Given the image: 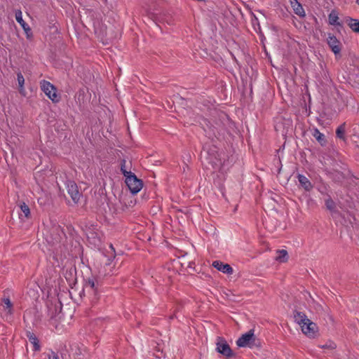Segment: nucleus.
Returning <instances> with one entry per match:
<instances>
[{
    "instance_id": "obj_1",
    "label": "nucleus",
    "mask_w": 359,
    "mask_h": 359,
    "mask_svg": "<svg viewBox=\"0 0 359 359\" xmlns=\"http://www.w3.org/2000/svg\"><path fill=\"white\" fill-rule=\"evenodd\" d=\"M293 318L294 322L301 327L302 332L308 337L315 339L320 335L317 324L309 319L304 312L294 310Z\"/></svg>"
},
{
    "instance_id": "obj_2",
    "label": "nucleus",
    "mask_w": 359,
    "mask_h": 359,
    "mask_svg": "<svg viewBox=\"0 0 359 359\" xmlns=\"http://www.w3.org/2000/svg\"><path fill=\"white\" fill-rule=\"evenodd\" d=\"M44 236L48 243L55 245L60 243L62 240L65 238V233L60 225L53 224L46 229Z\"/></svg>"
},
{
    "instance_id": "obj_3",
    "label": "nucleus",
    "mask_w": 359,
    "mask_h": 359,
    "mask_svg": "<svg viewBox=\"0 0 359 359\" xmlns=\"http://www.w3.org/2000/svg\"><path fill=\"white\" fill-rule=\"evenodd\" d=\"M102 282L100 278L94 276L88 277L86 280L85 288L93 295L92 301L96 302L100 297Z\"/></svg>"
},
{
    "instance_id": "obj_4",
    "label": "nucleus",
    "mask_w": 359,
    "mask_h": 359,
    "mask_svg": "<svg viewBox=\"0 0 359 359\" xmlns=\"http://www.w3.org/2000/svg\"><path fill=\"white\" fill-rule=\"evenodd\" d=\"M254 332V329H251L248 332L242 334L236 341V345L238 347H249L250 348L260 347L261 343Z\"/></svg>"
},
{
    "instance_id": "obj_5",
    "label": "nucleus",
    "mask_w": 359,
    "mask_h": 359,
    "mask_svg": "<svg viewBox=\"0 0 359 359\" xmlns=\"http://www.w3.org/2000/svg\"><path fill=\"white\" fill-rule=\"evenodd\" d=\"M144 12L147 16L152 20L154 22H157L163 20V15L159 5L154 0H150L148 5L144 8Z\"/></svg>"
},
{
    "instance_id": "obj_6",
    "label": "nucleus",
    "mask_w": 359,
    "mask_h": 359,
    "mask_svg": "<svg viewBox=\"0 0 359 359\" xmlns=\"http://www.w3.org/2000/svg\"><path fill=\"white\" fill-rule=\"evenodd\" d=\"M201 157L203 158L207 164L211 165L212 168L217 167L219 163V154L217 148L214 146L209 148L208 150L203 148L201 152Z\"/></svg>"
},
{
    "instance_id": "obj_7",
    "label": "nucleus",
    "mask_w": 359,
    "mask_h": 359,
    "mask_svg": "<svg viewBox=\"0 0 359 359\" xmlns=\"http://www.w3.org/2000/svg\"><path fill=\"white\" fill-rule=\"evenodd\" d=\"M41 90L52 100L54 103H57L60 100V96L57 93V88L49 81L43 80L40 82Z\"/></svg>"
},
{
    "instance_id": "obj_8",
    "label": "nucleus",
    "mask_w": 359,
    "mask_h": 359,
    "mask_svg": "<svg viewBox=\"0 0 359 359\" xmlns=\"http://www.w3.org/2000/svg\"><path fill=\"white\" fill-rule=\"evenodd\" d=\"M128 176H126V183L129 190L133 194H137L143 187L142 180L138 179L137 176L132 172H126Z\"/></svg>"
},
{
    "instance_id": "obj_9",
    "label": "nucleus",
    "mask_w": 359,
    "mask_h": 359,
    "mask_svg": "<svg viewBox=\"0 0 359 359\" xmlns=\"http://www.w3.org/2000/svg\"><path fill=\"white\" fill-rule=\"evenodd\" d=\"M216 346V351L226 358H231L235 356V353L223 337H217Z\"/></svg>"
},
{
    "instance_id": "obj_10",
    "label": "nucleus",
    "mask_w": 359,
    "mask_h": 359,
    "mask_svg": "<svg viewBox=\"0 0 359 359\" xmlns=\"http://www.w3.org/2000/svg\"><path fill=\"white\" fill-rule=\"evenodd\" d=\"M68 194L74 203H78L80 198L82 196V193L79 191L76 183L73 180H67L65 182Z\"/></svg>"
},
{
    "instance_id": "obj_11",
    "label": "nucleus",
    "mask_w": 359,
    "mask_h": 359,
    "mask_svg": "<svg viewBox=\"0 0 359 359\" xmlns=\"http://www.w3.org/2000/svg\"><path fill=\"white\" fill-rule=\"evenodd\" d=\"M327 43L335 56L337 57V55L340 56L342 44L334 34L331 33L327 34Z\"/></svg>"
},
{
    "instance_id": "obj_12",
    "label": "nucleus",
    "mask_w": 359,
    "mask_h": 359,
    "mask_svg": "<svg viewBox=\"0 0 359 359\" xmlns=\"http://www.w3.org/2000/svg\"><path fill=\"white\" fill-rule=\"evenodd\" d=\"M15 20L22 27L26 34L27 38L28 39H31L33 37L32 29L22 19V11L20 10L15 11Z\"/></svg>"
},
{
    "instance_id": "obj_13",
    "label": "nucleus",
    "mask_w": 359,
    "mask_h": 359,
    "mask_svg": "<svg viewBox=\"0 0 359 359\" xmlns=\"http://www.w3.org/2000/svg\"><path fill=\"white\" fill-rule=\"evenodd\" d=\"M184 116V125L191 126L196 124L198 121V116H196L191 109H185L182 111Z\"/></svg>"
},
{
    "instance_id": "obj_14",
    "label": "nucleus",
    "mask_w": 359,
    "mask_h": 359,
    "mask_svg": "<svg viewBox=\"0 0 359 359\" xmlns=\"http://www.w3.org/2000/svg\"><path fill=\"white\" fill-rule=\"evenodd\" d=\"M212 266L224 273L231 275L233 273V268L228 264H224L221 261L216 260L212 262Z\"/></svg>"
},
{
    "instance_id": "obj_15",
    "label": "nucleus",
    "mask_w": 359,
    "mask_h": 359,
    "mask_svg": "<svg viewBox=\"0 0 359 359\" xmlns=\"http://www.w3.org/2000/svg\"><path fill=\"white\" fill-rule=\"evenodd\" d=\"M290 5L293 8L294 13L300 18L306 16L305 11L301 3L298 0H290Z\"/></svg>"
},
{
    "instance_id": "obj_16",
    "label": "nucleus",
    "mask_w": 359,
    "mask_h": 359,
    "mask_svg": "<svg viewBox=\"0 0 359 359\" xmlns=\"http://www.w3.org/2000/svg\"><path fill=\"white\" fill-rule=\"evenodd\" d=\"M26 337L29 339V342L33 344L34 351H39L41 349V346L39 344V340L36 337V336L32 332L27 330L26 331Z\"/></svg>"
},
{
    "instance_id": "obj_17",
    "label": "nucleus",
    "mask_w": 359,
    "mask_h": 359,
    "mask_svg": "<svg viewBox=\"0 0 359 359\" xmlns=\"http://www.w3.org/2000/svg\"><path fill=\"white\" fill-rule=\"evenodd\" d=\"M344 22L348 25L353 32L359 34V20L351 17H346Z\"/></svg>"
},
{
    "instance_id": "obj_18",
    "label": "nucleus",
    "mask_w": 359,
    "mask_h": 359,
    "mask_svg": "<svg viewBox=\"0 0 359 359\" xmlns=\"http://www.w3.org/2000/svg\"><path fill=\"white\" fill-rule=\"evenodd\" d=\"M298 181L300 185L307 191L312 189L313 185L311 184L309 180L304 175L299 174L297 175Z\"/></svg>"
},
{
    "instance_id": "obj_19",
    "label": "nucleus",
    "mask_w": 359,
    "mask_h": 359,
    "mask_svg": "<svg viewBox=\"0 0 359 359\" xmlns=\"http://www.w3.org/2000/svg\"><path fill=\"white\" fill-rule=\"evenodd\" d=\"M313 136L316 139L321 146H325L327 141L325 135L318 128H314L312 133Z\"/></svg>"
},
{
    "instance_id": "obj_20",
    "label": "nucleus",
    "mask_w": 359,
    "mask_h": 359,
    "mask_svg": "<svg viewBox=\"0 0 359 359\" xmlns=\"http://www.w3.org/2000/svg\"><path fill=\"white\" fill-rule=\"evenodd\" d=\"M328 20L330 25L343 27L342 23L338 22L339 17L337 13L335 11H331V13L329 14Z\"/></svg>"
},
{
    "instance_id": "obj_21",
    "label": "nucleus",
    "mask_w": 359,
    "mask_h": 359,
    "mask_svg": "<svg viewBox=\"0 0 359 359\" xmlns=\"http://www.w3.org/2000/svg\"><path fill=\"white\" fill-rule=\"evenodd\" d=\"M277 253L278 254V255L276 258V261L281 263H285L287 262L289 256L287 250H277Z\"/></svg>"
},
{
    "instance_id": "obj_22",
    "label": "nucleus",
    "mask_w": 359,
    "mask_h": 359,
    "mask_svg": "<svg viewBox=\"0 0 359 359\" xmlns=\"http://www.w3.org/2000/svg\"><path fill=\"white\" fill-rule=\"evenodd\" d=\"M325 203L326 208L330 212H334L336 210V203L330 195H327V198L325 200Z\"/></svg>"
},
{
    "instance_id": "obj_23",
    "label": "nucleus",
    "mask_w": 359,
    "mask_h": 359,
    "mask_svg": "<svg viewBox=\"0 0 359 359\" xmlns=\"http://www.w3.org/2000/svg\"><path fill=\"white\" fill-rule=\"evenodd\" d=\"M345 130H346V123H344L341 124L336 130V136L337 137L341 140H345Z\"/></svg>"
},
{
    "instance_id": "obj_24",
    "label": "nucleus",
    "mask_w": 359,
    "mask_h": 359,
    "mask_svg": "<svg viewBox=\"0 0 359 359\" xmlns=\"http://www.w3.org/2000/svg\"><path fill=\"white\" fill-rule=\"evenodd\" d=\"M332 175V179L335 182H340L345 178L344 175L342 172L335 171L334 172H330Z\"/></svg>"
},
{
    "instance_id": "obj_25",
    "label": "nucleus",
    "mask_w": 359,
    "mask_h": 359,
    "mask_svg": "<svg viewBox=\"0 0 359 359\" xmlns=\"http://www.w3.org/2000/svg\"><path fill=\"white\" fill-rule=\"evenodd\" d=\"M21 211L24 213L25 217L28 218L30 215V210L27 205L25 203H22L20 205Z\"/></svg>"
},
{
    "instance_id": "obj_26",
    "label": "nucleus",
    "mask_w": 359,
    "mask_h": 359,
    "mask_svg": "<svg viewBox=\"0 0 359 359\" xmlns=\"http://www.w3.org/2000/svg\"><path fill=\"white\" fill-rule=\"evenodd\" d=\"M3 302H4V303L5 304L6 309H8V313H9L10 314H11V313H12L13 304H12V302H11L10 299H9V298H4V299H3Z\"/></svg>"
},
{
    "instance_id": "obj_27",
    "label": "nucleus",
    "mask_w": 359,
    "mask_h": 359,
    "mask_svg": "<svg viewBox=\"0 0 359 359\" xmlns=\"http://www.w3.org/2000/svg\"><path fill=\"white\" fill-rule=\"evenodd\" d=\"M17 79L18 81L19 87L22 88L25 83V79L21 72L17 74Z\"/></svg>"
},
{
    "instance_id": "obj_28",
    "label": "nucleus",
    "mask_w": 359,
    "mask_h": 359,
    "mask_svg": "<svg viewBox=\"0 0 359 359\" xmlns=\"http://www.w3.org/2000/svg\"><path fill=\"white\" fill-rule=\"evenodd\" d=\"M126 160L123 159L121 161V172L123 173V176L126 178V176H128L129 175H128L126 172H129L130 171H127L125 168L126 167Z\"/></svg>"
},
{
    "instance_id": "obj_29",
    "label": "nucleus",
    "mask_w": 359,
    "mask_h": 359,
    "mask_svg": "<svg viewBox=\"0 0 359 359\" xmlns=\"http://www.w3.org/2000/svg\"><path fill=\"white\" fill-rule=\"evenodd\" d=\"M320 348H322L334 349V348H336V345L334 343H331L329 345L328 344H325V345L320 346Z\"/></svg>"
},
{
    "instance_id": "obj_30",
    "label": "nucleus",
    "mask_w": 359,
    "mask_h": 359,
    "mask_svg": "<svg viewBox=\"0 0 359 359\" xmlns=\"http://www.w3.org/2000/svg\"><path fill=\"white\" fill-rule=\"evenodd\" d=\"M48 359H59V357L55 352L51 351V353L48 355Z\"/></svg>"
},
{
    "instance_id": "obj_31",
    "label": "nucleus",
    "mask_w": 359,
    "mask_h": 359,
    "mask_svg": "<svg viewBox=\"0 0 359 359\" xmlns=\"http://www.w3.org/2000/svg\"><path fill=\"white\" fill-rule=\"evenodd\" d=\"M173 318H174V315H172L170 316V319H173Z\"/></svg>"
},
{
    "instance_id": "obj_32",
    "label": "nucleus",
    "mask_w": 359,
    "mask_h": 359,
    "mask_svg": "<svg viewBox=\"0 0 359 359\" xmlns=\"http://www.w3.org/2000/svg\"><path fill=\"white\" fill-rule=\"evenodd\" d=\"M356 79H358V81L359 82V75L356 76Z\"/></svg>"
},
{
    "instance_id": "obj_33",
    "label": "nucleus",
    "mask_w": 359,
    "mask_h": 359,
    "mask_svg": "<svg viewBox=\"0 0 359 359\" xmlns=\"http://www.w3.org/2000/svg\"><path fill=\"white\" fill-rule=\"evenodd\" d=\"M356 4L359 5V0H356Z\"/></svg>"
},
{
    "instance_id": "obj_34",
    "label": "nucleus",
    "mask_w": 359,
    "mask_h": 359,
    "mask_svg": "<svg viewBox=\"0 0 359 359\" xmlns=\"http://www.w3.org/2000/svg\"><path fill=\"white\" fill-rule=\"evenodd\" d=\"M189 267H191V266H192V264H191V262L189 263Z\"/></svg>"
}]
</instances>
